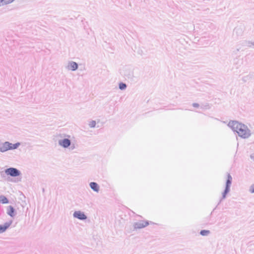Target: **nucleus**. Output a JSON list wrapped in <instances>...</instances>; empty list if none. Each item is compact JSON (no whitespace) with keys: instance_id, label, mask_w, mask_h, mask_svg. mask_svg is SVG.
<instances>
[{"instance_id":"f257e3e1","label":"nucleus","mask_w":254,"mask_h":254,"mask_svg":"<svg viewBox=\"0 0 254 254\" xmlns=\"http://www.w3.org/2000/svg\"><path fill=\"white\" fill-rule=\"evenodd\" d=\"M228 125L232 129L236 131L240 136L245 138L250 136V130L246 125L237 121L230 122Z\"/></svg>"},{"instance_id":"f03ea898","label":"nucleus","mask_w":254,"mask_h":254,"mask_svg":"<svg viewBox=\"0 0 254 254\" xmlns=\"http://www.w3.org/2000/svg\"><path fill=\"white\" fill-rule=\"evenodd\" d=\"M19 145V143L12 144L8 142H5L0 147V150L1 152H5L8 150L16 148Z\"/></svg>"},{"instance_id":"7ed1b4c3","label":"nucleus","mask_w":254,"mask_h":254,"mask_svg":"<svg viewBox=\"0 0 254 254\" xmlns=\"http://www.w3.org/2000/svg\"><path fill=\"white\" fill-rule=\"evenodd\" d=\"M5 172L7 175H9L12 177H16L20 175L19 171L16 169L13 168H10L6 169Z\"/></svg>"},{"instance_id":"20e7f679","label":"nucleus","mask_w":254,"mask_h":254,"mask_svg":"<svg viewBox=\"0 0 254 254\" xmlns=\"http://www.w3.org/2000/svg\"><path fill=\"white\" fill-rule=\"evenodd\" d=\"M73 215L75 217L78 218L79 219L83 220L86 218L85 215L82 212L78 211H75Z\"/></svg>"},{"instance_id":"39448f33","label":"nucleus","mask_w":254,"mask_h":254,"mask_svg":"<svg viewBox=\"0 0 254 254\" xmlns=\"http://www.w3.org/2000/svg\"><path fill=\"white\" fill-rule=\"evenodd\" d=\"M60 145L64 148L68 147L70 145V141L68 139H64L59 141Z\"/></svg>"},{"instance_id":"423d86ee","label":"nucleus","mask_w":254,"mask_h":254,"mask_svg":"<svg viewBox=\"0 0 254 254\" xmlns=\"http://www.w3.org/2000/svg\"><path fill=\"white\" fill-rule=\"evenodd\" d=\"M232 179L231 176L229 174H228V179H227V183H226V189H225V192H224L225 194L229 190V187L231 184Z\"/></svg>"},{"instance_id":"0eeeda50","label":"nucleus","mask_w":254,"mask_h":254,"mask_svg":"<svg viewBox=\"0 0 254 254\" xmlns=\"http://www.w3.org/2000/svg\"><path fill=\"white\" fill-rule=\"evenodd\" d=\"M11 223H6L4 225H0V233L4 232L10 225Z\"/></svg>"},{"instance_id":"6e6552de","label":"nucleus","mask_w":254,"mask_h":254,"mask_svg":"<svg viewBox=\"0 0 254 254\" xmlns=\"http://www.w3.org/2000/svg\"><path fill=\"white\" fill-rule=\"evenodd\" d=\"M7 214L11 217L14 216V209L11 206H9L7 208Z\"/></svg>"},{"instance_id":"1a4fd4ad","label":"nucleus","mask_w":254,"mask_h":254,"mask_svg":"<svg viewBox=\"0 0 254 254\" xmlns=\"http://www.w3.org/2000/svg\"><path fill=\"white\" fill-rule=\"evenodd\" d=\"M91 188L94 191L98 192L99 191V187L96 183L92 182L90 184Z\"/></svg>"},{"instance_id":"9d476101","label":"nucleus","mask_w":254,"mask_h":254,"mask_svg":"<svg viewBox=\"0 0 254 254\" xmlns=\"http://www.w3.org/2000/svg\"><path fill=\"white\" fill-rule=\"evenodd\" d=\"M69 68L72 70H76L78 67V65L75 62H71L69 65Z\"/></svg>"},{"instance_id":"9b49d317","label":"nucleus","mask_w":254,"mask_h":254,"mask_svg":"<svg viewBox=\"0 0 254 254\" xmlns=\"http://www.w3.org/2000/svg\"><path fill=\"white\" fill-rule=\"evenodd\" d=\"M0 202L3 204H6L8 203V200L6 197L2 195L0 196Z\"/></svg>"},{"instance_id":"f8f14e48","label":"nucleus","mask_w":254,"mask_h":254,"mask_svg":"<svg viewBox=\"0 0 254 254\" xmlns=\"http://www.w3.org/2000/svg\"><path fill=\"white\" fill-rule=\"evenodd\" d=\"M149 224V223L147 221H142L141 222H140L139 223V226H138V227L139 228H143V227H145L146 226H147V225H148Z\"/></svg>"},{"instance_id":"ddd939ff","label":"nucleus","mask_w":254,"mask_h":254,"mask_svg":"<svg viewBox=\"0 0 254 254\" xmlns=\"http://www.w3.org/2000/svg\"><path fill=\"white\" fill-rule=\"evenodd\" d=\"M2 5H6L12 2L14 0H1Z\"/></svg>"},{"instance_id":"4468645a","label":"nucleus","mask_w":254,"mask_h":254,"mask_svg":"<svg viewBox=\"0 0 254 254\" xmlns=\"http://www.w3.org/2000/svg\"><path fill=\"white\" fill-rule=\"evenodd\" d=\"M209 234V231L208 230H202L200 231V234L202 236H206Z\"/></svg>"},{"instance_id":"2eb2a0df","label":"nucleus","mask_w":254,"mask_h":254,"mask_svg":"<svg viewBox=\"0 0 254 254\" xmlns=\"http://www.w3.org/2000/svg\"><path fill=\"white\" fill-rule=\"evenodd\" d=\"M126 87V84L123 83H121L119 85V87L121 90L125 89Z\"/></svg>"},{"instance_id":"dca6fc26","label":"nucleus","mask_w":254,"mask_h":254,"mask_svg":"<svg viewBox=\"0 0 254 254\" xmlns=\"http://www.w3.org/2000/svg\"><path fill=\"white\" fill-rule=\"evenodd\" d=\"M96 126V122L94 121H92L90 122L89 123V126L91 127H94Z\"/></svg>"},{"instance_id":"f3484780","label":"nucleus","mask_w":254,"mask_h":254,"mask_svg":"<svg viewBox=\"0 0 254 254\" xmlns=\"http://www.w3.org/2000/svg\"><path fill=\"white\" fill-rule=\"evenodd\" d=\"M250 191L252 193H254V185H253L250 187Z\"/></svg>"},{"instance_id":"a211bd4d","label":"nucleus","mask_w":254,"mask_h":254,"mask_svg":"<svg viewBox=\"0 0 254 254\" xmlns=\"http://www.w3.org/2000/svg\"><path fill=\"white\" fill-rule=\"evenodd\" d=\"M2 2H1V0H0V6H2Z\"/></svg>"}]
</instances>
